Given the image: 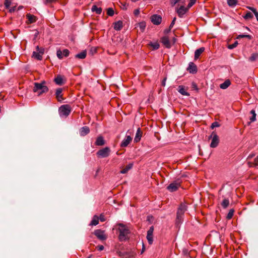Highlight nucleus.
I'll use <instances>...</instances> for the list:
<instances>
[{"label": "nucleus", "instance_id": "obj_1", "mask_svg": "<svg viewBox=\"0 0 258 258\" xmlns=\"http://www.w3.org/2000/svg\"><path fill=\"white\" fill-rule=\"evenodd\" d=\"M118 225V230L119 232L118 238L121 241H125L128 238V234L130 233V229L126 225L122 223H119Z\"/></svg>", "mask_w": 258, "mask_h": 258}, {"label": "nucleus", "instance_id": "obj_2", "mask_svg": "<svg viewBox=\"0 0 258 258\" xmlns=\"http://www.w3.org/2000/svg\"><path fill=\"white\" fill-rule=\"evenodd\" d=\"M187 210V206L184 204H181L178 207L176 213V223L179 224L182 223L184 213Z\"/></svg>", "mask_w": 258, "mask_h": 258}, {"label": "nucleus", "instance_id": "obj_3", "mask_svg": "<svg viewBox=\"0 0 258 258\" xmlns=\"http://www.w3.org/2000/svg\"><path fill=\"white\" fill-rule=\"evenodd\" d=\"M45 82L43 81L40 83H35L33 91L34 92H37L38 95H40L43 93H46L48 91V88L45 85Z\"/></svg>", "mask_w": 258, "mask_h": 258}, {"label": "nucleus", "instance_id": "obj_4", "mask_svg": "<svg viewBox=\"0 0 258 258\" xmlns=\"http://www.w3.org/2000/svg\"><path fill=\"white\" fill-rule=\"evenodd\" d=\"M59 114L60 116H68L71 112V107L69 105H62L59 108Z\"/></svg>", "mask_w": 258, "mask_h": 258}, {"label": "nucleus", "instance_id": "obj_5", "mask_svg": "<svg viewBox=\"0 0 258 258\" xmlns=\"http://www.w3.org/2000/svg\"><path fill=\"white\" fill-rule=\"evenodd\" d=\"M110 152V150L108 147H105L101 150H99L97 154L98 157L101 158H105L108 157Z\"/></svg>", "mask_w": 258, "mask_h": 258}, {"label": "nucleus", "instance_id": "obj_6", "mask_svg": "<svg viewBox=\"0 0 258 258\" xmlns=\"http://www.w3.org/2000/svg\"><path fill=\"white\" fill-rule=\"evenodd\" d=\"M94 234L99 239L101 240H104L107 238L104 231L101 229L95 230Z\"/></svg>", "mask_w": 258, "mask_h": 258}, {"label": "nucleus", "instance_id": "obj_7", "mask_svg": "<svg viewBox=\"0 0 258 258\" xmlns=\"http://www.w3.org/2000/svg\"><path fill=\"white\" fill-rule=\"evenodd\" d=\"M212 137V141L210 144V146L212 148L216 147L219 144V138L216 133L213 132L211 135Z\"/></svg>", "mask_w": 258, "mask_h": 258}, {"label": "nucleus", "instance_id": "obj_8", "mask_svg": "<svg viewBox=\"0 0 258 258\" xmlns=\"http://www.w3.org/2000/svg\"><path fill=\"white\" fill-rule=\"evenodd\" d=\"M151 22L156 25H159L162 21V17L158 15L154 14L151 17Z\"/></svg>", "mask_w": 258, "mask_h": 258}, {"label": "nucleus", "instance_id": "obj_9", "mask_svg": "<svg viewBox=\"0 0 258 258\" xmlns=\"http://www.w3.org/2000/svg\"><path fill=\"white\" fill-rule=\"evenodd\" d=\"M180 186V182L178 181H174L171 183L168 186L167 189L170 191H174L176 190Z\"/></svg>", "mask_w": 258, "mask_h": 258}, {"label": "nucleus", "instance_id": "obj_10", "mask_svg": "<svg viewBox=\"0 0 258 258\" xmlns=\"http://www.w3.org/2000/svg\"><path fill=\"white\" fill-rule=\"evenodd\" d=\"M189 9L188 7L185 8L183 6H180L177 11L178 16L180 18H182L183 15L188 11Z\"/></svg>", "mask_w": 258, "mask_h": 258}, {"label": "nucleus", "instance_id": "obj_11", "mask_svg": "<svg viewBox=\"0 0 258 258\" xmlns=\"http://www.w3.org/2000/svg\"><path fill=\"white\" fill-rule=\"evenodd\" d=\"M133 166V163H129L128 164H127L126 165H124L123 166H122V169L120 170V173H122V174H125V173H126L128 170H130V169H131L132 168Z\"/></svg>", "mask_w": 258, "mask_h": 258}, {"label": "nucleus", "instance_id": "obj_12", "mask_svg": "<svg viewBox=\"0 0 258 258\" xmlns=\"http://www.w3.org/2000/svg\"><path fill=\"white\" fill-rule=\"evenodd\" d=\"M62 89L61 88H58L56 90L55 96L58 101L61 102L63 98L62 94Z\"/></svg>", "mask_w": 258, "mask_h": 258}, {"label": "nucleus", "instance_id": "obj_13", "mask_svg": "<svg viewBox=\"0 0 258 258\" xmlns=\"http://www.w3.org/2000/svg\"><path fill=\"white\" fill-rule=\"evenodd\" d=\"M90 132V129L88 126H85L80 129L79 133L81 136L84 137L88 134Z\"/></svg>", "mask_w": 258, "mask_h": 258}, {"label": "nucleus", "instance_id": "obj_14", "mask_svg": "<svg viewBox=\"0 0 258 258\" xmlns=\"http://www.w3.org/2000/svg\"><path fill=\"white\" fill-rule=\"evenodd\" d=\"M161 41L162 43L167 48H170L171 44L169 38L167 36H163L161 38Z\"/></svg>", "mask_w": 258, "mask_h": 258}, {"label": "nucleus", "instance_id": "obj_15", "mask_svg": "<svg viewBox=\"0 0 258 258\" xmlns=\"http://www.w3.org/2000/svg\"><path fill=\"white\" fill-rule=\"evenodd\" d=\"M132 140V138L130 136H126L125 137V139L121 142V145H120L121 147H126L130 143Z\"/></svg>", "mask_w": 258, "mask_h": 258}, {"label": "nucleus", "instance_id": "obj_16", "mask_svg": "<svg viewBox=\"0 0 258 258\" xmlns=\"http://www.w3.org/2000/svg\"><path fill=\"white\" fill-rule=\"evenodd\" d=\"M187 70L190 73H196L197 72V68L196 64L194 62H190L188 64Z\"/></svg>", "mask_w": 258, "mask_h": 258}, {"label": "nucleus", "instance_id": "obj_17", "mask_svg": "<svg viewBox=\"0 0 258 258\" xmlns=\"http://www.w3.org/2000/svg\"><path fill=\"white\" fill-rule=\"evenodd\" d=\"M177 90L182 95L189 96V94L186 91V89L183 86H179Z\"/></svg>", "mask_w": 258, "mask_h": 258}, {"label": "nucleus", "instance_id": "obj_18", "mask_svg": "<svg viewBox=\"0 0 258 258\" xmlns=\"http://www.w3.org/2000/svg\"><path fill=\"white\" fill-rule=\"evenodd\" d=\"M142 135V132L141 131L140 128H138L137 130V131L136 134V136L134 139V141L135 142H138L140 141L141 137Z\"/></svg>", "mask_w": 258, "mask_h": 258}, {"label": "nucleus", "instance_id": "obj_19", "mask_svg": "<svg viewBox=\"0 0 258 258\" xmlns=\"http://www.w3.org/2000/svg\"><path fill=\"white\" fill-rule=\"evenodd\" d=\"M204 47H201L197 49L195 52V59H197L198 58H199L200 55L204 51Z\"/></svg>", "mask_w": 258, "mask_h": 258}, {"label": "nucleus", "instance_id": "obj_20", "mask_svg": "<svg viewBox=\"0 0 258 258\" xmlns=\"http://www.w3.org/2000/svg\"><path fill=\"white\" fill-rule=\"evenodd\" d=\"M231 85V82L230 80H226L224 83L220 85V88L222 89H227Z\"/></svg>", "mask_w": 258, "mask_h": 258}, {"label": "nucleus", "instance_id": "obj_21", "mask_svg": "<svg viewBox=\"0 0 258 258\" xmlns=\"http://www.w3.org/2000/svg\"><path fill=\"white\" fill-rule=\"evenodd\" d=\"M114 29L116 31H119L122 28V22L121 21H118L114 24Z\"/></svg>", "mask_w": 258, "mask_h": 258}, {"label": "nucleus", "instance_id": "obj_22", "mask_svg": "<svg viewBox=\"0 0 258 258\" xmlns=\"http://www.w3.org/2000/svg\"><path fill=\"white\" fill-rule=\"evenodd\" d=\"M105 144L104 140L102 136H99L97 137L96 141L95 142V145L96 146H103Z\"/></svg>", "mask_w": 258, "mask_h": 258}, {"label": "nucleus", "instance_id": "obj_23", "mask_svg": "<svg viewBox=\"0 0 258 258\" xmlns=\"http://www.w3.org/2000/svg\"><path fill=\"white\" fill-rule=\"evenodd\" d=\"M26 17L30 23H33L36 21V17L30 14H27Z\"/></svg>", "mask_w": 258, "mask_h": 258}, {"label": "nucleus", "instance_id": "obj_24", "mask_svg": "<svg viewBox=\"0 0 258 258\" xmlns=\"http://www.w3.org/2000/svg\"><path fill=\"white\" fill-rule=\"evenodd\" d=\"M86 54H87L86 51L84 50L79 53L75 55V57L79 58V59H84L86 57Z\"/></svg>", "mask_w": 258, "mask_h": 258}, {"label": "nucleus", "instance_id": "obj_25", "mask_svg": "<svg viewBox=\"0 0 258 258\" xmlns=\"http://www.w3.org/2000/svg\"><path fill=\"white\" fill-rule=\"evenodd\" d=\"M91 10L93 12H95L97 14H100L102 12V9L98 8L96 5L92 6Z\"/></svg>", "mask_w": 258, "mask_h": 258}, {"label": "nucleus", "instance_id": "obj_26", "mask_svg": "<svg viewBox=\"0 0 258 258\" xmlns=\"http://www.w3.org/2000/svg\"><path fill=\"white\" fill-rule=\"evenodd\" d=\"M54 82L57 85H61L63 84V80L60 75H58L55 79Z\"/></svg>", "mask_w": 258, "mask_h": 258}, {"label": "nucleus", "instance_id": "obj_27", "mask_svg": "<svg viewBox=\"0 0 258 258\" xmlns=\"http://www.w3.org/2000/svg\"><path fill=\"white\" fill-rule=\"evenodd\" d=\"M99 223V217L96 215L93 217L92 220L90 223V225L95 226L97 225Z\"/></svg>", "mask_w": 258, "mask_h": 258}, {"label": "nucleus", "instance_id": "obj_28", "mask_svg": "<svg viewBox=\"0 0 258 258\" xmlns=\"http://www.w3.org/2000/svg\"><path fill=\"white\" fill-rule=\"evenodd\" d=\"M250 114H251V116L250 117L249 119L250 122H253L256 120V113L254 110L252 109L250 111Z\"/></svg>", "mask_w": 258, "mask_h": 258}, {"label": "nucleus", "instance_id": "obj_29", "mask_svg": "<svg viewBox=\"0 0 258 258\" xmlns=\"http://www.w3.org/2000/svg\"><path fill=\"white\" fill-rule=\"evenodd\" d=\"M227 4L231 7H234L237 4V0H227Z\"/></svg>", "mask_w": 258, "mask_h": 258}, {"label": "nucleus", "instance_id": "obj_30", "mask_svg": "<svg viewBox=\"0 0 258 258\" xmlns=\"http://www.w3.org/2000/svg\"><path fill=\"white\" fill-rule=\"evenodd\" d=\"M138 26L142 32H143L146 27V23L144 21H142L139 23Z\"/></svg>", "mask_w": 258, "mask_h": 258}, {"label": "nucleus", "instance_id": "obj_31", "mask_svg": "<svg viewBox=\"0 0 258 258\" xmlns=\"http://www.w3.org/2000/svg\"><path fill=\"white\" fill-rule=\"evenodd\" d=\"M149 45L150 46H151L153 48V49L154 50L158 49L160 46L159 43L157 42H150Z\"/></svg>", "mask_w": 258, "mask_h": 258}, {"label": "nucleus", "instance_id": "obj_32", "mask_svg": "<svg viewBox=\"0 0 258 258\" xmlns=\"http://www.w3.org/2000/svg\"><path fill=\"white\" fill-rule=\"evenodd\" d=\"M229 204V201L228 199H224L221 204L222 207L224 209L226 208L228 206Z\"/></svg>", "mask_w": 258, "mask_h": 258}, {"label": "nucleus", "instance_id": "obj_33", "mask_svg": "<svg viewBox=\"0 0 258 258\" xmlns=\"http://www.w3.org/2000/svg\"><path fill=\"white\" fill-rule=\"evenodd\" d=\"M33 56L38 60H41L42 59V54L36 51L33 52Z\"/></svg>", "mask_w": 258, "mask_h": 258}, {"label": "nucleus", "instance_id": "obj_34", "mask_svg": "<svg viewBox=\"0 0 258 258\" xmlns=\"http://www.w3.org/2000/svg\"><path fill=\"white\" fill-rule=\"evenodd\" d=\"M258 58V53H252L250 57L249 58V60L250 61H254Z\"/></svg>", "mask_w": 258, "mask_h": 258}, {"label": "nucleus", "instance_id": "obj_35", "mask_svg": "<svg viewBox=\"0 0 258 258\" xmlns=\"http://www.w3.org/2000/svg\"><path fill=\"white\" fill-rule=\"evenodd\" d=\"M252 17H253V15L250 12H247L246 14L245 15V16L243 17V18L246 20H248V19H251Z\"/></svg>", "mask_w": 258, "mask_h": 258}, {"label": "nucleus", "instance_id": "obj_36", "mask_svg": "<svg viewBox=\"0 0 258 258\" xmlns=\"http://www.w3.org/2000/svg\"><path fill=\"white\" fill-rule=\"evenodd\" d=\"M234 212V211L233 209H230L229 210L226 217L227 219H230L232 218L233 216Z\"/></svg>", "mask_w": 258, "mask_h": 258}, {"label": "nucleus", "instance_id": "obj_37", "mask_svg": "<svg viewBox=\"0 0 258 258\" xmlns=\"http://www.w3.org/2000/svg\"><path fill=\"white\" fill-rule=\"evenodd\" d=\"M107 13L108 16H112L114 13V10L112 8H109L107 9Z\"/></svg>", "mask_w": 258, "mask_h": 258}, {"label": "nucleus", "instance_id": "obj_38", "mask_svg": "<svg viewBox=\"0 0 258 258\" xmlns=\"http://www.w3.org/2000/svg\"><path fill=\"white\" fill-rule=\"evenodd\" d=\"M147 239L148 240V243L150 244H152L153 242V235H147Z\"/></svg>", "mask_w": 258, "mask_h": 258}, {"label": "nucleus", "instance_id": "obj_39", "mask_svg": "<svg viewBox=\"0 0 258 258\" xmlns=\"http://www.w3.org/2000/svg\"><path fill=\"white\" fill-rule=\"evenodd\" d=\"M251 36L249 35H246V34H242V35H239L237 37V39L241 38H247L248 39H251Z\"/></svg>", "mask_w": 258, "mask_h": 258}, {"label": "nucleus", "instance_id": "obj_40", "mask_svg": "<svg viewBox=\"0 0 258 258\" xmlns=\"http://www.w3.org/2000/svg\"><path fill=\"white\" fill-rule=\"evenodd\" d=\"M5 6L7 9H9L10 6L11 5V0H5L4 3Z\"/></svg>", "mask_w": 258, "mask_h": 258}, {"label": "nucleus", "instance_id": "obj_41", "mask_svg": "<svg viewBox=\"0 0 258 258\" xmlns=\"http://www.w3.org/2000/svg\"><path fill=\"white\" fill-rule=\"evenodd\" d=\"M56 55L58 58L62 59L63 57V54L62 51L60 50H57L56 52Z\"/></svg>", "mask_w": 258, "mask_h": 258}, {"label": "nucleus", "instance_id": "obj_42", "mask_svg": "<svg viewBox=\"0 0 258 258\" xmlns=\"http://www.w3.org/2000/svg\"><path fill=\"white\" fill-rule=\"evenodd\" d=\"M237 45H238V42L235 41L234 43L229 45L228 47L229 49H233L234 48L236 47Z\"/></svg>", "mask_w": 258, "mask_h": 258}, {"label": "nucleus", "instance_id": "obj_43", "mask_svg": "<svg viewBox=\"0 0 258 258\" xmlns=\"http://www.w3.org/2000/svg\"><path fill=\"white\" fill-rule=\"evenodd\" d=\"M197 0H190L189 3L187 5L188 8H190L194 4H195Z\"/></svg>", "mask_w": 258, "mask_h": 258}, {"label": "nucleus", "instance_id": "obj_44", "mask_svg": "<svg viewBox=\"0 0 258 258\" xmlns=\"http://www.w3.org/2000/svg\"><path fill=\"white\" fill-rule=\"evenodd\" d=\"M36 52L40 53L42 55L44 53V49L43 48H40L38 46L36 47Z\"/></svg>", "mask_w": 258, "mask_h": 258}, {"label": "nucleus", "instance_id": "obj_45", "mask_svg": "<svg viewBox=\"0 0 258 258\" xmlns=\"http://www.w3.org/2000/svg\"><path fill=\"white\" fill-rule=\"evenodd\" d=\"M154 231L153 226L150 227V229L147 231V235H153Z\"/></svg>", "mask_w": 258, "mask_h": 258}, {"label": "nucleus", "instance_id": "obj_46", "mask_svg": "<svg viewBox=\"0 0 258 258\" xmlns=\"http://www.w3.org/2000/svg\"><path fill=\"white\" fill-rule=\"evenodd\" d=\"M154 231L153 226L150 227V229L147 231V235H153Z\"/></svg>", "mask_w": 258, "mask_h": 258}, {"label": "nucleus", "instance_id": "obj_47", "mask_svg": "<svg viewBox=\"0 0 258 258\" xmlns=\"http://www.w3.org/2000/svg\"><path fill=\"white\" fill-rule=\"evenodd\" d=\"M62 52L63 54V56H66V57L68 56L70 53L69 50L67 49H63V51H62Z\"/></svg>", "mask_w": 258, "mask_h": 258}, {"label": "nucleus", "instance_id": "obj_48", "mask_svg": "<svg viewBox=\"0 0 258 258\" xmlns=\"http://www.w3.org/2000/svg\"><path fill=\"white\" fill-rule=\"evenodd\" d=\"M180 0H171L170 4L172 6H175L177 3H178Z\"/></svg>", "mask_w": 258, "mask_h": 258}, {"label": "nucleus", "instance_id": "obj_49", "mask_svg": "<svg viewBox=\"0 0 258 258\" xmlns=\"http://www.w3.org/2000/svg\"><path fill=\"white\" fill-rule=\"evenodd\" d=\"M176 19V18H175V17H174V18H173V19L172 20V22H171V24H170V26H169L170 29H171V28L173 27V25H174V24H175V22Z\"/></svg>", "mask_w": 258, "mask_h": 258}, {"label": "nucleus", "instance_id": "obj_50", "mask_svg": "<svg viewBox=\"0 0 258 258\" xmlns=\"http://www.w3.org/2000/svg\"><path fill=\"white\" fill-rule=\"evenodd\" d=\"M55 1H56V0H45L44 3H45V4L47 5V4H51Z\"/></svg>", "mask_w": 258, "mask_h": 258}, {"label": "nucleus", "instance_id": "obj_51", "mask_svg": "<svg viewBox=\"0 0 258 258\" xmlns=\"http://www.w3.org/2000/svg\"><path fill=\"white\" fill-rule=\"evenodd\" d=\"M16 6H13V7H11V8H10L9 9V12L10 13L14 12L16 10Z\"/></svg>", "mask_w": 258, "mask_h": 258}, {"label": "nucleus", "instance_id": "obj_52", "mask_svg": "<svg viewBox=\"0 0 258 258\" xmlns=\"http://www.w3.org/2000/svg\"><path fill=\"white\" fill-rule=\"evenodd\" d=\"M134 14L135 16H138L140 14V10L136 9L134 10Z\"/></svg>", "mask_w": 258, "mask_h": 258}, {"label": "nucleus", "instance_id": "obj_53", "mask_svg": "<svg viewBox=\"0 0 258 258\" xmlns=\"http://www.w3.org/2000/svg\"><path fill=\"white\" fill-rule=\"evenodd\" d=\"M101 221L103 222L105 220L104 215L101 214L99 218Z\"/></svg>", "mask_w": 258, "mask_h": 258}, {"label": "nucleus", "instance_id": "obj_54", "mask_svg": "<svg viewBox=\"0 0 258 258\" xmlns=\"http://www.w3.org/2000/svg\"><path fill=\"white\" fill-rule=\"evenodd\" d=\"M216 126H219V124L217 122H215L212 123L211 127L212 128H214V127H216Z\"/></svg>", "mask_w": 258, "mask_h": 258}, {"label": "nucleus", "instance_id": "obj_55", "mask_svg": "<svg viewBox=\"0 0 258 258\" xmlns=\"http://www.w3.org/2000/svg\"><path fill=\"white\" fill-rule=\"evenodd\" d=\"M248 9L249 10H251L253 13H254V12H255L256 11V9H255L253 7H248Z\"/></svg>", "mask_w": 258, "mask_h": 258}, {"label": "nucleus", "instance_id": "obj_56", "mask_svg": "<svg viewBox=\"0 0 258 258\" xmlns=\"http://www.w3.org/2000/svg\"><path fill=\"white\" fill-rule=\"evenodd\" d=\"M98 250L99 251H101L104 249V246L103 245H99L97 246Z\"/></svg>", "mask_w": 258, "mask_h": 258}, {"label": "nucleus", "instance_id": "obj_57", "mask_svg": "<svg viewBox=\"0 0 258 258\" xmlns=\"http://www.w3.org/2000/svg\"><path fill=\"white\" fill-rule=\"evenodd\" d=\"M248 165L249 166H252V164H253L254 166H257V164L255 162H248Z\"/></svg>", "mask_w": 258, "mask_h": 258}, {"label": "nucleus", "instance_id": "obj_58", "mask_svg": "<svg viewBox=\"0 0 258 258\" xmlns=\"http://www.w3.org/2000/svg\"><path fill=\"white\" fill-rule=\"evenodd\" d=\"M166 78H164V79L162 81V85L163 86H165L166 84Z\"/></svg>", "mask_w": 258, "mask_h": 258}, {"label": "nucleus", "instance_id": "obj_59", "mask_svg": "<svg viewBox=\"0 0 258 258\" xmlns=\"http://www.w3.org/2000/svg\"><path fill=\"white\" fill-rule=\"evenodd\" d=\"M192 88H194V89L198 90L197 86L196 85V84L195 83H193L192 84Z\"/></svg>", "mask_w": 258, "mask_h": 258}, {"label": "nucleus", "instance_id": "obj_60", "mask_svg": "<svg viewBox=\"0 0 258 258\" xmlns=\"http://www.w3.org/2000/svg\"><path fill=\"white\" fill-rule=\"evenodd\" d=\"M253 14H254V15L258 21V12H257V11H256L255 12H254V13H253Z\"/></svg>", "mask_w": 258, "mask_h": 258}, {"label": "nucleus", "instance_id": "obj_61", "mask_svg": "<svg viewBox=\"0 0 258 258\" xmlns=\"http://www.w3.org/2000/svg\"><path fill=\"white\" fill-rule=\"evenodd\" d=\"M145 250V246H144V244H143V247H142V251H141V254H142V253L144 252Z\"/></svg>", "mask_w": 258, "mask_h": 258}, {"label": "nucleus", "instance_id": "obj_62", "mask_svg": "<svg viewBox=\"0 0 258 258\" xmlns=\"http://www.w3.org/2000/svg\"><path fill=\"white\" fill-rule=\"evenodd\" d=\"M170 29H170V28H169V29H166V30L164 31L165 33H168V32L170 31Z\"/></svg>", "mask_w": 258, "mask_h": 258}, {"label": "nucleus", "instance_id": "obj_63", "mask_svg": "<svg viewBox=\"0 0 258 258\" xmlns=\"http://www.w3.org/2000/svg\"><path fill=\"white\" fill-rule=\"evenodd\" d=\"M254 161H258V156H257L256 158H255Z\"/></svg>", "mask_w": 258, "mask_h": 258}, {"label": "nucleus", "instance_id": "obj_64", "mask_svg": "<svg viewBox=\"0 0 258 258\" xmlns=\"http://www.w3.org/2000/svg\"><path fill=\"white\" fill-rule=\"evenodd\" d=\"M247 159H250V156H248Z\"/></svg>", "mask_w": 258, "mask_h": 258}]
</instances>
